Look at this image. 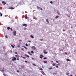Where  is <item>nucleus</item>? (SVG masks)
<instances>
[{
  "label": "nucleus",
  "mask_w": 76,
  "mask_h": 76,
  "mask_svg": "<svg viewBox=\"0 0 76 76\" xmlns=\"http://www.w3.org/2000/svg\"><path fill=\"white\" fill-rule=\"evenodd\" d=\"M31 49L33 50H36V48H35V47L34 46H32L31 47Z\"/></svg>",
  "instance_id": "obj_1"
},
{
  "label": "nucleus",
  "mask_w": 76,
  "mask_h": 76,
  "mask_svg": "<svg viewBox=\"0 0 76 76\" xmlns=\"http://www.w3.org/2000/svg\"><path fill=\"white\" fill-rule=\"evenodd\" d=\"M13 34L14 36H16V31H14L13 32Z\"/></svg>",
  "instance_id": "obj_2"
},
{
  "label": "nucleus",
  "mask_w": 76,
  "mask_h": 76,
  "mask_svg": "<svg viewBox=\"0 0 76 76\" xmlns=\"http://www.w3.org/2000/svg\"><path fill=\"white\" fill-rule=\"evenodd\" d=\"M23 26H25V27H27V24H26L24 23L23 24Z\"/></svg>",
  "instance_id": "obj_3"
},
{
  "label": "nucleus",
  "mask_w": 76,
  "mask_h": 76,
  "mask_svg": "<svg viewBox=\"0 0 76 76\" xmlns=\"http://www.w3.org/2000/svg\"><path fill=\"white\" fill-rule=\"evenodd\" d=\"M46 51V50H45L43 51V53L44 54H47L48 53L47 52L45 51Z\"/></svg>",
  "instance_id": "obj_4"
},
{
  "label": "nucleus",
  "mask_w": 76,
  "mask_h": 76,
  "mask_svg": "<svg viewBox=\"0 0 76 76\" xmlns=\"http://www.w3.org/2000/svg\"><path fill=\"white\" fill-rule=\"evenodd\" d=\"M16 60V58L14 57L13 59H12V61H15V60Z\"/></svg>",
  "instance_id": "obj_5"
},
{
  "label": "nucleus",
  "mask_w": 76,
  "mask_h": 76,
  "mask_svg": "<svg viewBox=\"0 0 76 76\" xmlns=\"http://www.w3.org/2000/svg\"><path fill=\"white\" fill-rule=\"evenodd\" d=\"M2 3H3V4L4 5H5V4H6V3L4 1H3L2 2Z\"/></svg>",
  "instance_id": "obj_6"
},
{
  "label": "nucleus",
  "mask_w": 76,
  "mask_h": 76,
  "mask_svg": "<svg viewBox=\"0 0 76 76\" xmlns=\"http://www.w3.org/2000/svg\"><path fill=\"white\" fill-rule=\"evenodd\" d=\"M25 56H26V57H28V58H29V56L26 54H25Z\"/></svg>",
  "instance_id": "obj_7"
},
{
  "label": "nucleus",
  "mask_w": 76,
  "mask_h": 76,
  "mask_svg": "<svg viewBox=\"0 0 76 76\" xmlns=\"http://www.w3.org/2000/svg\"><path fill=\"white\" fill-rule=\"evenodd\" d=\"M30 37H31V38H34V36H32V35H31Z\"/></svg>",
  "instance_id": "obj_8"
},
{
  "label": "nucleus",
  "mask_w": 76,
  "mask_h": 76,
  "mask_svg": "<svg viewBox=\"0 0 76 76\" xmlns=\"http://www.w3.org/2000/svg\"><path fill=\"white\" fill-rule=\"evenodd\" d=\"M52 65L53 66H56V64L54 63H53Z\"/></svg>",
  "instance_id": "obj_9"
},
{
  "label": "nucleus",
  "mask_w": 76,
  "mask_h": 76,
  "mask_svg": "<svg viewBox=\"0 0 76 76\" xmlns=\"http://www.w3.org/2000/svg\"><path fill=\"white\" fill-rule=\"evenodd\" d=\"M44 63H47V61H43Z\"/></svg>",
  "instance_id": "obj_10"
},
{
  "label": "nucleus",
  "mask_w": 76,
  "mask_h": 76,
  "mask_svg": "<svg viewBox=\"0 0 76 76\" xmlns=\"http://www.w3.org/2000/svg\"><path fill=\"white\" fill-rule=\"evenodd\" d=\"M59 17V16L58 15L55 18L56 19H57V18H58Z\"/></svg>",
  "instance_id": "obj_11"
},
{
  "label": "nucleus",
  "mask_w": 76,
  "mask_h": 76,
  "mask_svg": "<svg viewBox=\"0 0 76 76\" xmlns=\"http://www.w3.org/2000/svg\"><path fill=\"white\" fill-rule=\"evenodd\" d=\"M31 53H32V54H34V51L32 50L31 51Z\"/></svg>",
  "instance_id": "obj_12"
},
{
  "label": "nucleus",
  "mask_w": 76,
  "mask_h": 76,
  "mask_svg": "<svg viewBox=\"0 0 76 76\" xmlns=\"http://www.w3.org/2000/svg\"><path fill=\"white\" fill-rule=\"evenodd\" d=\"M41 73H42V74L43 75H44V71H42L41 72Z\"/></svg>",
  "instance_id": "obj_13"
},
{
  "label": "nucleus",
  "mask_w": 76,
  "mask_h": 76,
  "mask_svg": "<svg viewBox=\"0 0 76 76\" xmlns=\"http://www.w3.org/2000/svg\"><path fill=\"white\" fill-rule=\"evenodd\" d=\"M48 69L49 70H51V69H53V68H52V67L49 68Z\"/></svg>",
  "instance_id": "obj_14"
},
{
  "label": "nucleus",
  "mask_w": 76,
  "mask_h": 76,
  "mask_svg": "<svg viewBox=\"0 0 76 76\" xmlns=\"http://www.w3.org/2000/svg\"><path fill=\"white\" fill-rule=\"evenodd\" d=\"M70 74V73H66V75H67V76H69V74Z\"/></svg>",
  "instance_id": "obj_15"
},
{
  "label": "nucleus",
  "mask_w": 76,
  "mask_h": 76,
  "mask_svg": "<svg viewBox=\"0 0 76 76\" xmlns=\"http://www.w3.org/2000/svg\"><path fill=\"white\" fill-rule=\"evenodd\" d=\"M23 47L25 48V49H26V50H27V48H26V47L25 46H24Z\"/></svg>",
  "instance_id": "obj_16"
},
{
  "label": "nucleus",
  "mask_w": 76,
  "mask_h": 76,
  "mask_svg": "<svg viewBox=\"0 0 76 76\" xmlns=\"http://www.w3.org/2000/svg\"><path fill=\"white\" fill-rule=\"evenodd\" d=\"M10 29V27H8L7 28V29H8V30H9V29Z\"/></svg>",
  "instance_id": "obj_17"
},
{
  "label": "nucleus",
  "mask_w": 76,
  "mask_h": 76,
  "mask_svg": "<svg viewBox=\"0 0 76 76\" xmlns=\"http://www.w3.org/2000/svg\"><path fill=\"white\" fill-rule=\"evenodd\" d=\"M46 21L47 22H48L49 23V21H48V19H46Z\"/></svg>",
  "instance_id": "obj_18"
},
{
  "label": "nucleus",
  "mask_w": 76,
  "mask_h": 76,
  "mask_svg": "<svg viewBox=\"0 0 76 76\" xmlns=\"http://www.w3.org/2000/svg\"><path fill=\"white\" fill-rule=\"evenodd\" d=\"M66 61H70V59H66Z\"/></svg>",
  "instance_id": "obj_19"
},
{
  "label": "nucleus",
  "mask_w": 76,
  "mask_h": 76,
  "mask_svg": "<svg viewBox=\"0 0 76 76\" xmlns=\"http://www.w3.org/2000/svg\"><path fill=\"white\" fill-rule=\"evenodd\" d=\"M10 9H11V10H12L13 9H14V8H13V7H11Z\"/></svg>",
  "instance_id": "obj_20"
},
{
  "label": "nucleus",
  "mask_w": 76,
  "mask_h": 76,
  "mask_svg": "<svg viewBox=\"0 0 76 76\" xmlns=\"http://www.w3.org/2000/svg\"><path fill=\"white\" fill-rule=\"evenodd\" d=\"M40 56H41V57H44V56L42 55H40Z\"/></svg>",
  "instance_id": "obj_21"
},
{
  "label": "nucleus",
  "mask_w": 76,
  "mask_h": 76,
  "mask_svg": "<svg viewBox=\"0 0 76 76\" xmlns=\"http://www.w3.org/2000/svg\"><path fill=\"white\" fill-rule=\"evenodd\" d=\"M11 47H12V48H15V47H14L13 46V45H11Z\"/></svg>",
  "instance_id": "obj_22"
},
{
  "label": "nucleus",
  "mask_w": 76,
  "mask_h": 76,
  "mask_svg": "<svg viewBox=\"0 0 76 76\" xmlns=\"http://www.w3.org/2000/svg\"><path fill=\"white\" fill-rule=\"evenodd\" d=\"M26 47H28V44L27 43H26Z\"/></svg>",
  "instance_id": "obj_23"
},
{
  "label": "nucleus",
  "mask_w": 76,
  "mask_h": 76,
  "mask_svg": "<svg viewBox=\"0 0 76 76\" xmlns=\"http://www.w3.org/2000/svg\"><path fill=\"white\" fill-rule=\"evenodd\" d=\"M5 38H7V36L5 35Z\"/></svg>",
  "instance_id": "obj_24"
},
{
  "label": "nucleus",
  "mask_w": 76,
  "mask_h": 76,
  "mask_svg": "<svg viewBox=\"0 0 76 76\" xmlns=\"http://www.w3.org/2000/svg\"><path fill=\"white\" fill-rule=\"evenodd\" d=\"M50 3H51V4H53V1H51L50 2Z\"/></svg>",
  "instance_id": "obj_25"
},
{
  "label": "nucleus",
  "mask_w": 76,
  "mask_h": 76,
  "mask_svg": "<svg viewBox=\"0 0 76 76\" xmlns=\"http://www.w3.org/2000/svg\"><path fill=\"white\" fill-rule=\"evenodd\" d=\"M0 15H0L1 17V16H3V14H2L1 13Z\"/></svg>",
  "instance_id": "obj_26"
},
{
  "label": "nucleus",
  "mask_w": 76,
  "mask_h": 76,
  "mask_svg": "<svg viewBox=\"0 0 76 76\" xmlns=\"http://www.w3.org/2000/svg\"><path fill=\"white\" fill-rule=\"evenodd\" d=\"M43 59H44V60H45V59H47V58L45 57L43 58Z\"/></svg>",
  "instance_id": "obj_27"
},
{
  "label": "nucleus",
  "mask_w": 76,
  "mask_h": 76,
  "mask_svg": "<svg viewBox=\"0 0 76 76\" xmlns=\"http://www.w3.org/2000/svg\"><path fill=\"white\" fill-rule=\"evenodd\" d=\"M39 70H42L43 69L42 68H40V69H39Z\"/></svg>",
  "instance_id": "obj_28"
},
{
  "label": "nucleus",
  "mask_w": 76,
  "mask_h": 76,
  "mask_svg": "<svg viewBox=\"0 0 76 76\" xmlns=\"http://www.w3.org/2000/svg\"><path fill=\"white\" fill-rule=\"evenodd\" d=\"M21 50H22L23 51H24V49L23 48H22Z\"/></svg>",
  "instance_id": "obj_29"
},
{
  "label": "nucleus",
  "mask_w": 76,
  "mask_h": 76,
  "mask_svg": "<svg viewBox=\"0 0 76 76\" xmlns=\"http://www.w3.org/2000/svg\"><path fill=\"white\" fill-rule=\"evenodd\" d=\"M17 47H19H19H20V45H18L17 46Z\"/></svg>",
  "instance_id": "obj_30"
},
{
  "label": "nucleus",
  "mask_w": 76,
  "mask_h": 76,
  "mask_svg": "<svg viewBox=\"0 0 76 76\" xmlns=\"http://www.w3.org/2000/svg\"><path fill=\"white\" fill-rule=\"evenodd\" d=\"M37 9H39V8H40V7H38V6L37 7Z\"/></svg>",
  "instance_id": "obj_31"
},
{
  "label": "nucleus",
  "mask_w": 76,
  "mask_h": 76,
  "mask_svg": "<svg viewBox=\"0 0 76 76\" xmlns=\"http://www.w3.org/2000/svg\"><path fill=\"white\" fill-rule=\"evenodd\" d=\"M15 53L16 54H18V53L17 52H15Z\"/></svg>",
  "instance_id": "obj_32"
},
{
  "label": "nucleus",
  "mask_w": 76,
  "mask_h": 76,
  "mask_svg": "<svg viewBox=\"0 0 76 76\" xmlns=\"http://www.w3.org/2000/svg\"><path fill=\"white\" fill-rule=\"evenodd\" d=\"M10 30H11V31H13V30H12V28H10Z\"/></svg>",
  "instance_id": "obj_33"
},
{
  "label": "nucleus",
  "mask_w": 76,
  "mask_h": 76,
  "mask_svg": "<svg viewBox=\"0 0 76 76\" xmlns=\"http://www.w3.org/2000/svg\"><path fill=\"white\" fill-rule=\"evenodd\" d=\"M63 32H64V31H66V30H65L64 29H63Z\"/></svg>",
  "instance_id": "obj_34"
},
{
  "label": "nucleus",
  "mask_w": 76,
  "mask_h": 76,
  "mask_svg": "<svg viewBox=\"0 0 76 76\" xmlns=\"http://www.w3.org/2000/svg\"><path fill=\"white\" fill-rule=\"evenodd\" d=\"M56 68H58V66H56Z\"/></svg>",
  "instance_id": "obj_35"
},
{
  "label": "nucleus",
  "mask_w": 76,
  "mask_h": 76,
  "mask_svg": "<svg viewBox=\"0 0 76 76\" xmlns=\"http://www.w3.org/2000/svg\"><path fill=\"white\" fill-rule=\"evenodd\" d=\"M33 65L34 66H36V65L34 64H33Z\"/></svg>",
  "instance_id": "obj_36"
},
{
  "label": "nucleus",
  "mask_w": 76,
  "mask_h": 76,
  "mask_svg": "<svg viewBox=\"0 0 76 76\" xmlns=\"http://www.w3.org/2000/svg\"><path fill=\"white\" fill-rule=\"evenodd\" d=\"M39 58H41V59L42 58V57L41 56L39 57Z\"/></svg>",
  "instance_id": "obj_37"
},
{
  "label": "nucleus",
  "mask_w": 76,
  "mask_h": 76,
  "mask_svg": "<svg viewBox=\"0 0 76 76\" xmlns=\"http://www.w3.org/2000/svg\"><path fill=\"white\" fill-rule=\"evenodd\" d=\"M28 53L29 54H30L31 53L29 52H28Z\"/></svg>",
  "instance_id": "obj_38"
},
{
  "label": "nucleus",
  "mask_w": 76,
  "mask_h": 76,
  "mask_svg": "<svg viewBox=\"0 0 76 76\" xmlns=\"http://www.w3.org/2000/svg\"><path fill=\"white\" fill-rule=\"evenodd\" d=\"M28 42H31V41H29V40H28Z\"/></svg>",
  "instance_id": "obj_39"
},
{
  "label": "nucleus",
  "mask_w": 76,
  "mask_h": 76,
  "mask_svg": "<svg viewBox=\"0 0 76 76\" xmlns=\"http://www.w3.org/2000/svg\"><path fill=\"white\" fill-rule=\"evenodd\" d=\"M65 54L66 55H67V53H66V52H65Z\"/></svg>",
  "instance_id": "obj_40"
},
{
  "label": "nucleus",
  "mask_w": 76,
  "mask_h": 76,
  "mask_svg": "<svg viewBox=\"0 0 76 76\" xmlns=\"http://www.w3.org/2000/svg\"><path fill=\"white\" fill-rule=\"evenodd\" d=\"M25 62L26 63H27L28 62V61H25Z\"/></svg>",
  "instance_id": "obj_41"
},
{
  "label": "nucleus",
  "mask_w": 76,
  "mask_h": 76,
  "mask_svg": "<svg viewBox=\"0 0 76 76\" xmlns=\"http://www.w3.org/2000/svg\"><path fill=\"white\" fill-rule=\"evenodd\" d=\"M27 18H28V17H25V19H27Z\"/></svg>",
  "instance_id": "obj_42"
},
{
  "label": "nucleus",
  "mask_w": 76,
  "mask_h": 76,
  "mask_svg": "<svg viewBox=\"0 0 76 76\" xmlns=\"http://www.w3.org/2000/svg\"><path fill=\"white\" fill-rule=\"evenodd\" d=\"M56 62L57 63H58V62L57 61H56Z\"/></svg>",
  "instance_id": "obj_43"
},
{
  "label": "nucleus",
  "mask_w": 76,
  "mask_h": 76,
  "mask_svg": "<svg viewBox=\"0 0 76 76\" xmlns=\"http://www.w3.org/2000/svg\"><path fill=\"white\" fill-rule=\"evenodd\" d=\"M19 72L18 70H17V72H18V73H19Z\"/></svg>",
  "instance_id": "obj_44"
},
{
  "label": "nucleus",
  "mask_w": 76,
  "mask_h": 76,
  "mask_svg": "<svg viewBox=\"0 0 76 76\" xmlns=\"http://www.w3.org/2000/svg\"><path fill=\"white\" fill-rule=\"evenodd\" d=\"M15 56L17 58H18V56L17 55H16Z\"/></svg>",
  "instance_id": "obj_45"
},
{
  "label": "nucleus",
  "mask_w": 76,
  "mask_h": 76,
  "mask_svg": "<svg viewBox=\"0 0 76 76\" xmlns=\"http://www.w3.org/2000/svg\"><path fill=\"white\" fill-rule=\"evenodd\" d=\"M42 39H40V41H42Z\"/></svg>",
  "instance_id": "obj_46"
},
{
  "label": "nucleus",
  "mask_w": 76,
  "mask_h": 76,
  "mask_svg": "<svg viewBox=\"0 0 76 76\" xmlns=\"http://www.w3.org/2000/svg\"><path fill=\"white\" fill-rule=\"evenodd\" d=\"M23 58H24V59L26 58L24 57H23Z\"/></svg>",
  "instance_id": "obj_47"
},
{
  "label": "nucleus",
  "mask_w": 76,
  "mask_h": 76,
  "mask_svg": "<svg viewBox=\"0 0 76 76\" xmlns=\"http://www.w3.org/2000/svg\"><path fill=\"white\" fill-rule=\"evenodd\" d=\"M30 56H32V54L31 53L30 54H29Z\"/></svg>",
  "instance_id": "obj_48"
},
{
  "label": "nucleus",
  "mask_w": 76,
  "mask_h": 76,
  "mask_svg": "<svg viewBox=\"0 0 76 76\" xmlns=\"http://www.w3.org/2000/svg\"><path fill=\"white\" fill-rule=\"evenodd\" d=\"M30 56H32V54L31 53L30 54H29Z\"/></svg>",
  "instance_id": "obj_49"
},
{
  "label": "nucleus",
  "mask_w": 76,
  "mask_h": 76,
  "mask_svg": "<svg viewBox=\"0 0 76 76\" xmlns=\"http://www.w3.org/2000/svg\"><path fill=\"white\" fill-rule=\"evenodd\" d=\"M32 59L33 60H34V58H32Z\"/></svg>",
  "instance_id": "obj_50"
},
{
  "label": "nucleus",
  "mask_w": 76,
  "mask_h": 76,
  "mask_svg": "<svg viewBox=\"0 0 76 76\" xmlns=\"http://www.w3.org/2000/svg\"><path fill=\"white\" fill-rule=\"evenodd\" d=\"M17 60H19V59L17 58Z\"/></svg>",
  "instance_id": "obj_51"
},
{
  "label": "nucleus",
  "mask_w": 76,
  "mask_h": 76,
  "mask_svg": "<svg viewBox=\"0 0 76 76\" xmlns=\"http://www.w3.org/2000/svg\"><path fill=\"white\" fill-rule=\"evenodd\" d=\"M40 10H42V9L41 8Z\"/></svg>",
  "instance_id": "obj_52"
},
{
  "label": "nucleus",
  "mask_w": 76,
  "mask_h": 76,
  "mask_svg": "<svg viewBox=\"0 0 76 76\" xmlns=\"http://www.w3.org/2000/svg\"><path fill=\"white\" fill-rule=\"evenodd\" d=\"M19 41H21L22 40H19Z\"/></svg>",
  "instance_id": "obj_53"
},
{
  "label": "nucleus",
  "mask_w": 76,
  "mask_h": 76,
  "mask_svg": "<svg viewBox=\"0 0 76 76\" xmlns=\"http://www.w3.org/2000/svg\"><path fill=\"white\" fill-rule=\"evenodd\" d=\"M2 71L3 72H4V70H3V69H2Z\"/></svg>",
  "instance_id": "obj_54"
},
{
  "label": "nucleus",
  "mask_w": 76,
  "mask_h": 76,
  "mask_svg": "<svg viewBox=\"0 0 76 76\" xmlns=\"http://www.w3.org/2000/svg\"><path fill=\"white\" fill-rule=\"evenodd\" d=\"M70 76H72V75H70Z\"/></svg>",
  "instance_id": "obj_55"
},
{
  "label": "nucleus",
  "mask_w": 76,
  "mask_h": 76,
  "mask_svg": "<svg viewBox=\"0 0 76 76\" xmlns=\"http://www.w3.org/2000/svg\"><path fill=\"white\" fill-rule=\"evenodd\" d=\"M51 62L52 63H53V61H51Z\"/></svg>",
  "instance_id": "obj_56"
},
{
  "label": "nucleus",
  "mask_w": 76,
  "mask_h": 76,
  "mask_svg": "<svg viewBox=\"0 0 76 76\" xmlns=\"http://www.w3.org/2000/svg\"><path fill=\"white\" fill-rule=\"evenodd\" d=\"M11 53H12V50H11Z\"/></svg>",
  "instance_id": "obj_57"
},
{
  "label": "nucleus",
  "mask_w": 76,
  "mask_h": 76,
  "mask_svg": "<svg viewBox=\"0 0 76 76\" xmlns=\"http://www.w3.org/2000/svg\"><path fill=\"white\" fill-rule=\"evenodd\" d=\"M4 76H6V75H5L4 74H3Z\"/></svg>",
  "instance_id": "obj_58"
},
{
  "label": "nucleus",
  "mask_w": 76,
  "mask_h": 76,
  "mask_svg": "<svg viewBox=\"0 0 76 76\" xmlns=\"http://www.w3.org/2000/svg\"><path fill=\"white\" fill-rule=\"evenodd\" d=\"M29 45H30V44H28Z\"/></svg>",
  "instance_id": "obj_59"
},
{
  "label": "nucleus",
  "mask_w": 76,
  "mask_h": 76,
  "mask_svg": "<svg viewBox=\"0 0 76 76\" xmlns=\"http://www.w3.org/2000/svg\"><path fill=\"white\" fill-rule=\"evenodd\" d=\"M57 65H58H58H59V64H57Z\"/></svg>",
  "instance_id": "obj_60"
},
{
  "label": "nucleus",
  "mask_w": 76,
  "mask_h": 76,
  "mask_svg": "<svg viewBox=\"0 0 76 76\" xmlns=\"http://www.w3.org/2000/svg\"><path fill=\"white\" fill-rule=\"evenodd\" d=\"M0 15H1V12H0Z\"/></svg>",
  "instance_id": "obj_61"
},
{
  "label": "nucleus",
  "mask_w": 76,
  "mask_h": 76,
  "mask_svg": "<svg viewBox=\"0 0 76 76\" xmlns=\"http://www.w3.org/2000/svg\"><path fill=\"white\" fill-rule=\"evenodd\" d=\"M58 15H60V14H58Z\"/></svg>",
  "instance_id": "obj_62"
},
{
  "label": "nucleus",
  "mask_w": 76,
  "mask_h": 76,
  "mask_svg": "<svg viewBox=\"0 0 76 76\" xmlns=\"http://www.w3.org/2000/svg\"><path fill=\"white\" fill-rule=\"evenodd\" d=\"M41 76H42V75H41Z\"/></svg>",
  "instance_id": "obj_63"
},
{
  "label": "nucleus",
  "mask_w": 76,
  "mask_h": 76,
  "mask_svg": "<svg viewBox=\"0 0 76 76\" xmlns=\"http://www.w3.org/2000/svg\"><path fill=\"white\" fill-rule=\"evenodd\" d=\"M75 76H76V75Z\"/></svg>",
  "instance_id": "obj_64"
}]
</instances>
